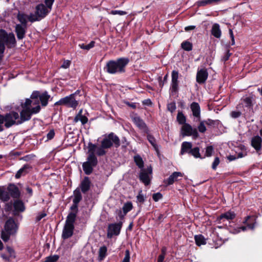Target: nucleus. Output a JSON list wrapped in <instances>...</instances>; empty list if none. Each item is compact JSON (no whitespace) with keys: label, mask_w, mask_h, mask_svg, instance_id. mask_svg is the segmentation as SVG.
<instances>
[{"label":"nucleus","mask_w":262,"mask_h":262,"mask_svg":"<svg viewBox=\"0 0 262 262\" xmlns=\"http://www.w3.org/2000/svg\"><path fill=\"white\" fill-rule=\"evenodd\" d=\"M113 144L116 147H119L120 140L116 135L111 133L102 140L101 146L99 147L92 143H89L88 144L89 154H93L95 155V153H96L99 156H103L106 154L105 149L110 148Z\"/></svg>","instance_id":"nucleus-1"},{"label":"nucleus","mask_w":262,"mask_h":262,"mask_svg":"<svg viewBox=\"0 0 262 262\" xmlns=\"http://www.w3.org/2000/svg\"><path fill=\"white\" fill-rule=\"evenodd\" d=\"M128 58H120L117 60H110L107 62L105 70L111 74L117 73H122L125 71L124 68L129 62Z\"/></svg>","instance_id":"nucleus-2"},{"label":"nucleus","mask_w":262,"mask_h":262,"mask_svg":"<svg viewBox=\"0 0 262 262\" xmlns=\"http://www.w3.org/2000/svg\"><path fill=\"white\" fill-rule=\"evenodd\" d=\"M19 114L18 113L12 111L5 115L0 114V132L4 130L3 124L6 128H9L14 124H18Z\"/></svg>","instance_id":"nucleus-3"},{"label":"nucleus","mask_w":262,"mask_h":262,"mask_svg":"<svg viewBox=\"0 0 262 262\" xmlns=\"http://www.w3.org/2000/svg\"><path fill=\"white\" fill-rule=\"evenodd\" d=\"M17 227L12 219H9L6 223L4 230L2 232L1 237L5 242L9 240L11 235L14 234L17 231Z\"/></svg>","instance_id":"nucleus-4"},{"label":"nucleus","mask_w":262,"mask_h":262,"mask_svg":"<svg viewBox=\"0 0 262 262\" xmlns=\"http://www.w3.org/2000/svg\"><path fill=\"white\" fill-rule=\"evenodd\" d=\"M39 91H35L31 95V99H27L24 103L32 109V113H38L40 110L39 99L38 98Z\"/></svg>","instance_id":"nucleus-5"},{"label":"nucleus","mask_w":262,"mask_h":262,"mask_svg":"<svg viewBox=\"0 0 262 262\" xmlns=\"http://www.w3.org/2000/svg\"><path fill=\"white\" fill-rule=\"evenodd\" d=\"M245 226L241 227H236L233 229H231L230 232L233 234H237L241 230L245 231L247 230H253L255 228L256 224V217L254 216H248L247 217L245 222Z\"/></svg>","instance_id":"nucleus-6"},{"label":"nucleus","mask_w":262,"mask_h":262,"mask_svg":"<svg viewBox=\"0 0 262 262\" xmlns=\"http://www.w3.org/2000/svg\"><path fill=\"white\" fill-rule=\"evenodd\" d=\"M76 94H71L60 99L55 103V105H64L68 107L75 108L78 105V101L75 98Z\"/></svg>","instance_id":"nucleus-7"},{"label":"nucleus","mask_w":262,"mask_h":262,"mask_svg":"<svg viewBox=\"0 0 262 262\" xmlns=\"http://www.w3.org/2000/svg\"><path fill=\"white\" fill-rule=\"evenodd\" d=\"M97 158L95 155L89 154L86 162L82 164V167L84 173L86 174H91L93 169V167L97 164Z\"/></svg>","instance_id":"nucleus-8"},{"label":"nucleus","mask_w":262,"mask_h":262,"mask_svg":"<svg viewBox=\"0 0 262 262\" xmlns=\"http://www.w3.org/2000/svg\"><path fill=\"white\" fill-rule=\"evenodd\" d=\"M22 111L20 113V118L17 124H21L23 122L29 120L31 116L35 113H32V109L25 103H21Z\"/></svg>","instance_id":"nucleus-9"},{"label":"nucleus","mask_w":262,"mask_h":262,"mask_svg":"<svg viewBox=\"0 0 262 262\" xmlns=\"http://www.w3.org/2000/svg\"><path fill=\"white\" fill-rule=\"evenodd\" d=\"M122 226V223L111 224L108 226L107 236L108 238H112L114 235H118Z\"/></svg>","instance_id":"nucleus-10"},{"label":"nucleus","mask_w":262,"mask_h":262,"mask_svg":"<svg viewBox=\"0 0 262 262\" xmlns=\"http://www.w3.org/2000/svg\"><path fill=\"white\" fill-rule=\"evenodd\" d=\"M181 134L183 136H192L194 138H197L199 136L196 129L192 128V126L188 123H185L182 125Z\"/></svg>","instance_id":"nucleus-11"},{"label":"nucleus","mask_w":262,"mask_h":262,"mask_svg":"<svg viewBox=\"0 0 262 262\" xmlns=\"http://www.w3.org/2000/svg\"><path fill=\"white\" fill-rule=\"evenodd\" d=\"M208 77V73L207 69L204 68L198 69L196 75V81L199 84H204L205 83Z\"/></svg>","instance_id":"nucleus-12"},{"label":"nucleus","mask_w":262,"mask_h":262,"mask_svg":"<svg viewBox=\"0 0 262 262\" xmlns=\"http://www.w3.org/2000/svg\"><path fill=\"white\" fill-rule=\"evenodd\" d=\"M152 170L151 168H148L147 170L142 169L140 173V180L145 185H147L149 184L150 178L149 175L151 173Z\"/></svg>","instance_id":"nucleus-13"},{"label":"nucleus","mask_w":262,"mask_h":262,"mask_svg":"<svg viewBox=\"0 0 262 262\" xmlns=\"http://www.w3.org/2000/svg\"><path fill=\"white\" fill-rule=\"evenodd\" d=\"M179 73L177 71H172L171 73V91L172 93H176L178 89Z\"/></svg>","instance_id":"nucleus-14"},{"label":"nucleus","mask_w":262,"mask_h":262,"mask_svg":"<svg viewBox=\"0 0 262 262\" xmlns=\"http://www.w3.org/2000/svg\"><path fill=\"white\" fill-rule=\"evenodd\" d=\"M50 11L43 4H39L36 7V13L40 19L45 17Z\"/></svg>","instance_id":"nucleus-15"},{"label":"nucleus","mask_w":262,"mask_h":262,"mask_svg":"<svg viewBox=\"0 0 262 262\" xmlns=\"http://www.w3.org/2000/svg\"><path fill=\"white\" fill-rule=\"evenodd\" d=\"M132 119L134 123L140 129L142 130L144 133H148V128L143 120L138 116H135Z\"/></svg>","instance_id":"nucleus-16"},{"label":"nucleus","mask_w":262,"mask_h":262,"mask_svg":"<svg viewBox=\"0 0 262 262\" xmlns=\"http://www.w3.org/2000/svg\"><path fill=\"white\" fill-rule=\"evenodd\" d=\"M183 176V173L181 172H174L167 179L165 180L164 182L167 185H170L172 184L175 181H178V177H182Z\"/></svg>","instance_id":"nucleus-17"},{"label":"nucleus","mask_w":262,"mask_h":262,"mask_svg":"<svg viewBox=\"0 0 262 262\" xmlns=\"http://www.w3.org/2000/svg\"><path fill=\"white\" fill-rule=\"evenodd\" d=\"M82 113L83 110L82 109H81L74 118V123H76L78 121H80L82 125H84L88 122V118L86 116L83 115Z\"/></svg>","instance_id":"nucleus-18"},{"label":"nucleus","mask_w":262,"mask_h":262,"mask_svg":"<svg viewBox=\"0 0 262 262\" xmlns=\"http://www.w3.org/2000/svg\"><path fill=\"white\" fill-rule=\"evenodd\" d=\"M211 33L214 37L216 38H220L222 35V31L220 28V26L219 24L214 23L212 25Z\"/></svg>","instance_id":"nucleus-19"},{"label":"nucleus","mask_w":262,"mask_h":262,"mask_svg":"<svg viewBox=\"0 0 262 262\" xmlns=\"http://www.w3.org/2000/svg\"><path fill=\"white\" fill-rule=\"evenodd\" d=\"M26 28L23 25L17 24L15 26V32L16 33L17 37L18 39H21L25 37L26 33Z\"/></svg>","instance_id":"nucleus-20"},{"label":"nucleus","mask_w":262,"mask_h":262,"mask_svg":"<svg viewBox=\"0 0 262 262\" xmlns=\"http://www.w3.org/2000/svg\"><path fill=\"white\" fill-rule=\"evenodd\" d=\"M74 226L65 225L62 234L63 239H67L72 236L73 234Z\"/></svg>","instance_id":"nucleus-21"},{"label":"nucleus","mask_w":262,"mask_h":262,"mask_svg":"<svg viewBox=\"0 0 262 262\" xmlns=\"http://www.w3.org/2000/svg\"><path fill=\"white\" fill-rule=\"evenodd\" d=\"M31 169L32 167L29 164L25 165L17 172L15 174V178L17 179L19 178L21 176H24L28 173Z\"/></svg>","instance_id":"nucleus-22"},{"label":"nucleus","mask_w":262,"mask_h":262,"mask_svg":"<svg viewBox=\"0 0 262 262\" xmlns=\"http://www.w3.org/2000/svg\"><path fill=\"white\" fill-rule=\"evenodd\" d=\"M38 95V98L39 99V101H40L42 106H45L47 105L48 100L50 98V96L48 95V92H44L42 93H40L39 92Z\"/></svg>","instance_id":"nucleus-23"},{"label":"nucleus","mask_w":262,"mask_h":262,"mask_svg":"<svg viewBox=\"0 0 262 262\" xmlns=\"http://www.w3.org/2000/svg\"><path fill=\"white\" fill-rule=\"evenodd\" d=\"M262 139L258 136L254 137L251 140V145L256 150H259L261 148Z\"/></svg>","instance_id":"nucleus-24"},{"label":"nucleus","mask_w":262,"mask_h":262,"mask_svg":"<svg viewBox=\"0 0 262 262\" xmlns=\"http://www.w3.org/2000/svg\"><path fill=\"white\" fill-rule=\"evenodd\" d=\"M91 182L88 177H85L81 181L80 188L83 193L87 192L90 188Z\"/></svg>","instance_id":"nucleus-25"},{"label":"nucleus","mask_w":262,"mask_h":262,"mask_svg":"<svg viewBox=\"0 0 262 262\" xmlns=\"http://www.w3.org/2000/svg\"><path fill=\"white\" fill-rule=\"evenodd\" d=\"M192 144L189 142H184L181 145V154L184 155L186 153L190 154L192 149Z\"/></svg>","instance_id":"nucleus-26"},{"label":"nucleus","mask_w":262,"mask_h":262,"mask_svg":"<svg viewBox=\"0 0 262 262\" xmlns=\"http://www.w3.org/2000/svg\"><path fill=\"white\" fill-rule=\"evenodd\" d=\"M9 194L13 198H18L20 196V192L18 188L14 185L9 186L8 187Z\"/></svg>","instance_id":"nucleus-27"},{"label":"nucleus","mask_w":262,"mask_h":262,"mask_svg":"<svg viewBox=\"0 0 262 262\" xmlns=\"http://www.w3.org/2000/svg\"><path fill=\"white\" fill-rule=\"evenodd\" d=\"M14 211L15 212H23L25 210L24 203L20 200H16L13 204Z\"/></svg>","instance_id":"nucleus-28"},{"label":"nucleus","mask_w":262,"mask_h":262,"mask_svg":"<svg viewBox=\"0 0 262 262\" xmlns=\"http://www.w3.org/2000/svg\"><path fill=\"white\" fill-rule=\"evenodd\" d=\"M190 108L192 112L193 115L195 117L200 116V107L196 102H192L190 105Z\"/></svg>","instance_id":"nucleus-29"},{"label":"nucleus","mask_w":262,"mask_h":262,"mask_svg":"<svg viewBox=\"0 0 262 262\" xmlns=\"http://www.w3.org/2000/svg\"><path fill=\"white\" fill-rule=\"evenodd\" d=\"M82 196L79 189H76L74 191V199L73 200V203L75 205V207H77L78 204L81 201Z\"/></svg>","instance_id":"nucleus-30"},{"label":"nucleus","mask_w":262,"mask_h":262,"mask_svg":"<svg viewBox=\"0 0 262 262\" xmlns=\"http://www.w3.org/2000/svg\"><path fill=\"white\" fill-rule=\"evenodd\" d=\"M76 216V213L73 212L70 213L67 218L66 225L74 226V223L75 221Z\"/></svg>","instance_id":"nucleus-31"},{"label":"nucleus","mask_w":262,"mask_h":262,"mask_svg":"<svg viewBox=\"0 0 262 262\" xmlns=\"http://www.w3.org/2000/svg\"><path fill=\"white\" fill-rule=\"evenodd\" d=\"M235 215L233 212L229 211L221 215L219 217L218 220L221 221L224 219L227 220H232L234 218Z\"/></svg>","instance_id":"nucleus-32"},{"label":"nucleus","mask_w":262,"mask_h":262,"mask_svg":"<svg viewBox=\"0 0 262 262\" xmlns=\"http://www.w3.org/2000/svg\"><path fill=\"white\" fill-rule=\"evenodd\" d=\"M194 239L196 244L199 246L206 244V239L202 235H195L194 236Z\"/></svg>","instance_id":"nucleus-33"},{"label":"nucleus","mask_w":262,"mask_h":262,"mask_svg":"<svg viewBox=\"0 0 262 262\" xmlns=\"http://www.w3.org/2000/svg\"><path fill=\"white\" fill-rule=\"evenodd\" d=\"M181 47L183 50L186 51H190L192 49V44L187 40L182 42Z\"/></svg>","instance_id":"nucleus-34"},{"label":"nucleus","mask_w":262,"mask_h":262,"mask_svg":"<svg viewBox=\"0 0 262 262\" xmlns=\"http://www.w3.org/2000/svg\"><path fill=\"white\" fill-rule=\"evenodd\" d=\"M17 18L19 21L21 23V25L26 27L27 20H28V15L23 13H18L17 15Z\"/></svg>","instance_id":"nucleus-35"},{"label":"nucleus","mask_w":262,"mask_h":262,"mask_svg":"<svg viewBox=\"0 0 262 262\" xmlns=\"http://www.w3.org/2000/svg\"><path fill=\"white\" fill-rule=\"evenodd\" d=\"M253 98L252 97H247L243 99L245 106L248 108H252Z\"/></svg>","instance_id":"nucleus-36"},{"label":"nucleus","mask_w":262,"mask_h":262,"mask_svg":"<svg viewBox=\"0 0 262 262\" xmlns=\"http://www.w3.org/2000/svg\"><path fill=\"white\" fill-rule=\"evenodd\" d=\"M107 248L105 246H102L99 250V259L103 260L106 255Z\"/></svg>","instance_id":"nucleus-37"},{"label":"nucleus","mask_w":262,"mask_h":262,"mask_svg":"<svg viewBox=\"0 0 262 262\" xmlns=\"http://www.w3.org/2000/svg\"><path fill=\"white\" fill-rule=\"evenodd\" d=\"M134 161L139 168H142L143 167L144 163L142 158L140 156L138 155L135 156L134 157Z\"/></svg>","instance_id":"nucleus-38"},{"label":"nucleus","mask_w":262,"mask_h":262,"mask_svg":"<svg viewBox=\"0 0 262 262\" xmlns=\"http://www.w3.org/2000/svg\"><path fill=\"white\" fill-rule=\"evenodd\" d=\"M133 208V205L131 202H127L125 203L122 208L123 211L124 212V215L130 211Z\"/></svg>","instance_id":"nucleus-39"},{"label":"nucleus","mask_w":262,"mask_h":262,"mask_svg":"<svg viewBox=\"0 0 262 262\" xmlns=\"http://www.w3.org/2000/svg\"><path fill=\"white\" fill-rule=\"evenodd\" d=\"M147 140H148L149 143L152 145V146L154 147V148L156 150H157L158 147H157V145L156 144V139H155V138L152 136H151L149 134L147 135Z\"/></svg>","instance_id":"nucleus-40"},{"label":"nucleus","mask_w":262,"mask_h":262,"mask_svg":"<svg viewBox=\"0 0 262 262\" xmlns=\"http://www.w3.org/2000/svg\"><path fill=\"white\" fill-rule=\"evenodd\" d=\"M177 120L181 124H185L186 118L182 112H179L177 115Z\"/></svg>","instance_id":"nucleus-41"},{"label":"nucleus","mask_w":262,"mask_h":262,"mask_svg":"<svg viewBox=\"0 0 262 262\" xmlns=\"http://www.w3.org/2000/svg\"><path fill=\"white\" fill-rule=\"evenodd\" d=\"M190 154L191 155H192L195 158H201V155L200 154V149L198 147H195V148H192Z\"/></svg>","instance_id":"nucleus-42"},{"label":"nucleus","mask_w":262,"mask_h":262,"mask_svg":"<svg viewBox=\"0 0 262 262\" xmlns=\"http://www.w3.org/2000/svg\"><path fill=\"white\" fill-rule=\"evenodd\" d=\"M10 199V194L9 192L3 190L2 195L0 196V199L4 202L8 201Z\"/></svg>","instance_id":"nucleus-43"},{"label":"nucleus","mask_w":262,"mask_h":262,"mask_svg":"<svg viewBox=\"0 0 262 262\" xmlns=\"http://www.w3.org/2000/svg\"><path fill=\"white\" fill-rule=\"evenodd\" d=\"M95 45V42L94 41H92L88 45H84L83 43L79 45V46L80 48L86 50H89L90 49L93 48Z\"/></svg>","instance_id":"nucleus-44"},{"label":"nucleus","mask_w":262,"mask_h":262,"mask_svg":"<svg viewBox=\"0 0 262 262\" xmlns=\"http://www.w3.org/2000/svg\"><path fill=\"white\" fill-rule=\"evenodd\" d=\"M28 19L31 22H34L40 20L36 15V12L35 14L31 13L30 15H28Z\"/></svg>","instance_id":"nucleus-45"},{"label":"nucleus","mask_w":262,"mask_h":262,"mask_svg":"<svg viewBox=\"0 0 262 262\" xmlns=\"http://www.w3.org/2000/svg\"><path fill=\"white\" fill-rule=\"evenodd\" d=\"M59 258V256L54 255L48 256L46 258V260L43 262H56Z\"/></svg>","instance_id":"nucleus-46"},{"label":"nucleus","mask_w":262,"mask_h":262,"mask_svg":"<svg viewBox=\"0 0 262 262\" xmlns=\"http://www.w3.org/2000/svg\"><path fill=\"white\" fill-rule=\"evenodd\" d=\"M110 14L112 15H124L127 14V12L122 10H112Z\"/></svg>","instance_id":"nucleus-47"},{"label":"nucleus","mask_w":262,"mask_h":262,"mask_svg":"<svg viewBox=\"0 0 262 262\" xmlns=\"http://www.w3.org/2000/svg\"><path fill=\"white\" fill-rule=\"evenodd\" d=\"M199 7H204L207 5H210L209 0H200L196 2Z\"/></svg>","instance_id":"nucleus-48"},{"label":"nucleus","mask_w":262,"mask_h":262,"mask_svg":"<svg viewBox=\"0 0 262 262\" xmlns=\"http://www.w3.org/2000/svg\"><path fill=\"white\" fill-rule=\"evenodd\" d=\"M213 151V148L212 146H209L206 147L205 155L207 157H210L212 155Z\"/></svg>","instance_id":"nucleus-49"},{"label":"nucleus","mask_w":262,"mask_h":262,"mask_svg":"<svg viewBox=\"0 0 262 262\" xmlns=\"http://www.w3.org/2000/svg\"><path fill=\"white\" fill-rule=\"evenodd\" d=\"M137 201L140 203H143L144 202V196L142 193V190L140 191L138 195L137 196Z\"/></svg>","instance_id":"nucleus-50"},{"label":"nucleus","mask_w":262,"mask_h":262,"mask_svg":"<svg viewBox=\"0 0 262 262\" xmlns=\"http://www.w3.org/2000/svg\"><path fill=\"white\" fill-rule=\"evenodd\" d=\"M122 262H130V252L129 250L125 251V256Z\"/></svg>","instance_id":"nucleus-51"},{"label":"nucleus","mask_w":262,"mask_h":262,"mask_svg":"<svg viewBox=\"0 0 262 262\" xmlns=\"http://www.w3.org/2000/svg\"><path fill=\"white\" fill-rule=\"evenodd\" d=\"M220 160L219 158L218 157H215L214 160V161L213 162V163L212 164V166H211L213 170H215L217 168V166L220 164Z\"/></svg>","instance_id":"nucleus-52"},{"label":"nucleus","mask_w":262,"mask_h":262,"mask_svg":"<svg viewBox=\"0 0 262 262\" xmlns=\"http://www.w3.org/2000/svg\"><path fill=\"white\" fill-rule=\"evenodd\" d=\"M198 129L201 133H204L206 130L204 121H201L198 126Z\"/></svg>","instance_id":"nucleus-53"},{"label":"nucleus","mask_w":262,"mask_h":262,"mask_svg":"<svg viewBox=\"0 0 262 262\" xmlns=\"http://www.w3.org/2000/svg\"><path fill=\"white\" fill-rule=\"evenodd\" d=\"M162 198V195L160 193H156L152 195V199L155 202H158Z\"/></svg>","instance_id":"nucleus-54"},{"label":"nucleus","mask_w":262,"mask_h":262,"mask_svg":"<svg viewBox=\"0 0 262 262\" xmlns=\"http://www.w3.org/2000/svg\"><path fill=\"white\" fill-rule=\"evenodd\" d=\"M167 109L169 111L172 113L176 109L175 103H170L167 105Z\"/></svg>","instance_id":"nucleus-55"},{"label":"nucleus","mask_w":262,"mask_h":262,"mask_svg":"<svg viewBox=\"0 0 262 262\" xmlns=\"http://www.w3.org/2000/svg\"><path fill=\"white\" fill-rule=\"evenodd\" d=\"M229 36H230V37L231 39V45L233 46L235 44V40H234V34H233V31L232 29H229Z\"/></svg>","instance_id":"nucleus-56"},{"label":"nucleus","mask_w":262,"mask_h":262,"mask_svg":"<svg viewBox=\"0 0 262 262\" xmlns=\"http://www.w3.org/2000/svg\"><path fill=\"white\" fill-rule=\"evenodd\" d=\"M71 64V61L69 60H64L61 66V68L67 69L68 68Z\"/></svg>","instance_id":"nucleus-57"},{"label":"nucleus","mask_w":262,"mask_h":262,"mask_svg":"<svg viewBox=\"0 0 262 262\" xmlns=\"http://www.w3.org/2000/svg\"><path fill=\"white\" fill-rule=\"evenodd\" d=\"M53 2L54 0H45V3L47 5L46 7L50 10H51Z\"/></svg>","instance_id":"nucleus-58"},{"label":"nucleus","mask_w":262,"mask_h":262,"mask_svg":"<svg viewBox=\"0 0 262 262\" xmlns=\"http://www.w3.org/2000/svg\"><path fill=\"white\" fill-rule=\"evenodd\" d=\"M55 136V133L54 130H51L49 131V132L47 135V138L48 140H51Z\"/></svg>","instance_id":"nucleus-59"},{"label":"nucleus","mask_w":262,"mask_h":262,"mask_svg":"<svg viewBox=\"0 0 262 262\" xmlns=\"http://www.w3.org/2000/svg\"><path fill=\"white\" fill-rule=\"evenodd\" d=\"M46 215L47 214L45 212L40 213L37 215L36 217V221L38 222L40 221L43 217H45Z\"/></svg>","instance_id":"nucleus-60"},{"label":"nucleus","mask_w":262,"mask_h":262,"mask_svg":"<svg viewBox=\"0 0 262 262\" xmlns=\"http://www.w3.org/2000/svg\"><path fill=\"white\" fill-rule=\"evenodd\" d=\"M241 113L237 111H233L231 113V116L233 118H238L241 116Z\"/></svg>","instance_id":"nucleus-61"},{"label":"nucleus","mask_w":262,"mask_h":262,"mask_svg":"<svg viewBox=\"0 0 262 262\" xmlns=\"http://www.w3.org/2000/svg\"><path fill=\"white\" fill-rule=\"evenodd\" d=\"M247 155V152L246 151H242L239 153H237V158H241L245 157Z\"/></svg>","instance_id":"nucleus-62"},{"label":"nucleus","mask_w":262,"mask_h":262,"mask_svg":"<svg viewBox=\"0 0 262 262\" xmlns=\"http://www.w3.org/2000/svg\"><path fill=\"white\" fill-rule=\"evenodd\" d=\"M230 55H231V54L229 53V51L226 52V53H225V55L223 57V60L225 61L228 60L229 57L230 56Z\"/></svg>","instance_id":"nucleus-63"},{"label":"nucleus","mask_w":262,"mask_h":262,"mask_svg":"<svg viewBox=\"0 0 262 262\" xmlns=\"http://www.w3.org/2000/svg\"><path fill=\"white\" fill-rule=\"evenodd\" d=\"M164 258L163 254H160L158 258L157 262H163Z\"/></svg>","instance_id":"nucleus-64"}]
</instances>
